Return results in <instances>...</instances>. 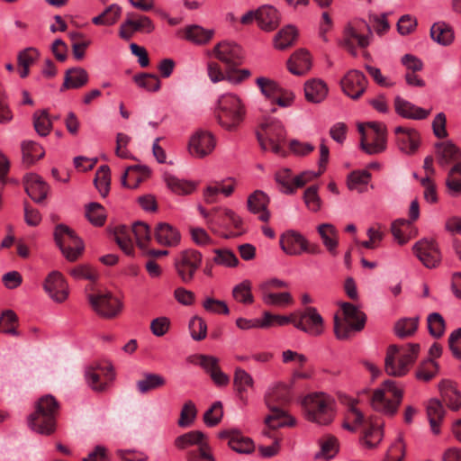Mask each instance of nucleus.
Returning <instances> with one entry per match:
<instances>
[{"label": "nucleus", "mask_w": 461, "mask_h": 461, "mask_svg": "<svg viewBox=\"0 0 461 461\" xmlns=\"http://www.w3.org/2000/svg\"><path fill=\"white\" fill-rule=\"evenodd\" d=\"M413 253L427 268L438 267L442 260V254L434 239H421L412 247Z\"/></svg>", "instance_id": "obj_9"}, {"label": "nucleus", "mask_w": 461, "mask_h": 461, "mask_svg": "<svg viewBox=\"0 0 461 461\" xmlns=\"http://www.w3.org/2000/svg\"><path fill=\"white\" fill-rule=\"evenodd\" d=\"M43 287L49 296L57 303H63L68 296V286L61 273L53 271L46 277Z\"/></svg>", "instance_id": "obj_16"}, {"label": "nucleus", "mask_w": 461, "mask_h": 461, "mask_svg": "<svg viewBox=\"0 0 461 461\" xmlns=\"http://www.w3.org/2000/svg\"><path fill=\"white\" fill-rule=\"evenodd\" d=\"M163 178L167 186L177 194H191L195 188L193 183L179 179L167 172L164 173Z\"/></svg>", "instance_id": "obj_45"}, {"label": "nucleus", "mask_w": 461, "mask_h": 461, "mask_svg": "<svg viewBox=\"0 0 461 461\" xmlns=\"http://www.w3.org/2000/svg\"><path fill=\"white\" fill-rule=\"evenodd\" d=\"M220 438L229 439V447L240 454H250L254 451L255 445L251 438L244 437L238 430H222L218 434Z\"/></svg>", "instance_id": "obj_19"}, {"label": "nucleus", "mask_w": 461, "mask_h": 461, "mask_svg": "<svg viewBox=\"0 0 461 461\" xmlns=\"http://www.w3.org/2000/svg\"><path fill=\"white\" fill-rule=\"evenodd\" d=\"M35 131L41 137L49 135L52 129V122L46 110L36 111L32 116Z\"/></svg>", "instance_id": "obj_51"}, {"label": "nucleus", "mask_w": 461, "mask_h": 461, "mask_svg": "<svg viewBox=\"0 0 461 461\" xmlns=\"http://www.w3.org/2000/svg\"><path fill=\"white\" fill-rule=\"evenodd\" d=\"M428 329L429 332L434 338H440L445 331V321L441 314L432 312L428 316Z\"/></svg>", "instance_id": "obj_62"}, {"label": "nucleus", "mask_w": 461, "mask_h": 461, "mask_svg": "<svg viewBox=\"0 0 461 461\" xmlns=\"http://www.w3.org/2000/svg\"><path fill=\"white\" fill-rule=\"evenodd\" d=\"M279 13L272 5H263L258 9V25L260 29L271 32L279 24Z\"/></svg>", "instance_id": "obj_29"}, {"label": "nucleus", "mask_w": 461, "mask_h": 461, "mask_svg": "<svg viewBox=\"0 0 461 461\" xmlns=\"http://www.w3.org/2000/svg\"><path fill=\"white\" fill-rule=\"evenodd\" d=\"M155 239L160 245L176 247L180 243L181 234L173 225L167 222H159L155 229Z\"/></svg>", "instance_id": "obj_24"}, {"label": "nucleus", "mask_w": 461, "mask_h": 461, "mask_svg": "<svg viewBox=\"0 0 461 461\" xmlns=\"http://www.w3.org/2000/svg\"><path fill=\"white\" fill-rule=\"evenodd\" d=\"M166 384L167 380L162 375L145 372L141 375L140 379L136 382V388L140 393L145 394L164 387Z\"/></svg>", "instance_id": "obj_30"}, {"label": "nucleus", "mask_w": 461, "mask_h": 461, "mask_svg": "<svg viewBox=\"0 0 461 461\" xmlns=\"http://www.w3.org/2000/svg\"><path fill=\"white\" fill-rule=\"evenodd\" d=\"M96 371H100L107 380L113 381L115 375L113 367L110 363H107L104 366L96 365L95 367H91L86 372L88 385L96 392H103L105 390L107 384L100 383V374Z\"/></svg>", "instance_id": "obj_23"}, {"label": "nucleus", "mask_w": 461, "mask_h": 461, "mask_svg": "<svg viewBox=\"0 0 461 461\" xmlns=\"http://www.w3.org/2000/svg\"><path fill=\"white\" fill-rule=\"evenodd\" d=\"M427 416L429 421L430 429L435 435L440 433V425L445 416V410L437 399H431L427 404Z\"/></svg>", "instance_id": "obj_33"}, {"label": "nucleus", "mask_w": 461, "mask_h": 461, "mask_svg": "<svg viewBox=\"0 0 461 461\" xmlns=\"http://www.w3.org/2000/svg\"><path fill=\"white\" fill-rule=\"evenodd\" d=\"M121 14L122 8L118 5L113 4L105 8L102 14L94 17L92 23L95 25L111 26L118 21Z\"/></svg>", "instance_id": "obj_46"}, {"label": "nucleus", "mask_w": 461, "mask_h": 461, "mask_svg": "<svg viewBox=\"0 0 461 461\" xmlns=\"http://www.w3.org/2000/svg\"><path fill=\"white\" fill-rule=\"evenodd\" d=\"M128 25L133 28L135 33L137 32L143 33H151L155 30V25L151 19L146 15H135L134 14H127Z\"/></svg>", "instance_id": "obj_50"}, {"label": "nucleus", "mask_w": 461, "mask_h": 461, "mask_svg": "<svg viewBox=\"0 0 461 461\" xmlns=\"http://www.w3.org/2000/svg\"><path fill=\"white\" fill-rule=\"evenodd\" d=\"M394 110L399 116L410 120L426 119L431 112L430 109L427 110L416 106L412 103L402 98L399 95L394 98Z\"/></svg>", "instance_id": "obj_22"}, {"label": "nucleus", "mask_w": 461, "mask_h": 461, "mask_svg": "<svg viewBox=\"0 0 461 461\" xmlns=\"http://www.w3.org/2000/svg\"><path fill=\"white\" fill-rule=\"evenodd\" d=\"M257 85L262 94L269 100L273 101L277 94L281 91V87L276 82L267 77L257 78Z\"/></svg>", "instance_id": "obj_64"}, {"label": "nucleus", "mask_w": 461, "mask_h": 461, "mask_svg": "<svg viewBox=\"0 0 461 461\" xmlns=\"http://www.w3.org/2000/svg\"><path fill=\"white\" fill-rule=\"evenodd\" d=\"M213 34V30H206L199 25H190L185 30V39L199 45L209 42Z\"/></svg>", "instance_id": "obj_43"}, {"label": "nucleus", "mask_w": 461, "mask_h": 461, "mask_svg": "<svg viewBox=\"0 0 461 461\" xmlns=\"http://www.w3.org/2000/svg\"><path fill=\"white\" fill-rule=\"evenodd\" d=\"M189 330L191 337L197 341H200L206 338L207 335V325L205 321L199 317L194 316L189 321Z\"/></svg>", "instance_id": "obj_63"}, {"label": "nucleus", "mask_w": 461, "mask_h": 461, "mask_svg": "<svg viewBox=\"0 0 461 461\" xmlns=\"http://www.w3.org/2000/svg\"><path fill=\"white\" fill-rule=\"evenodd\" d=\"M216 140L213 134L207 131H197L190 139L188 149L192 156L203 158L215 148Z\"/></svg>", "instance_id": "obj_15"}, {"label": "nucleus", "mask_w": 461, "mask_h": 461, "mask_svg": "<svg viewBox=\"0 0 461 461\" xmlns=\"http://www.w3.org/2000/svg\"><path fill=\"white\" fill-rule=\"evenodd\" d=\"M150 175L147 166H131L127 168L122 176V184L129 188H136L139 184Z\"/></svg>", "instance_id": "obj_31"}, {"label": "nucleus", "mask_w": 461, "mask_h": 461, "mask_svg": "<svg viewBox=\"0 0 461 461\" xmlns=\"http://www.w3.org/2000/svg\"><path fill=\"white\" fill-rule=\"evenodd\" d=\"M401 350L398 352L399 355V369L395 371L391 366V357L388 358L386 363V374L392 376H403L408 372V366L414 363L416 360L419 351L420 344L409 343L407 345L399 346Z\"/></svg>", "instance_id": "obj_13"}, {"label": "nucleus", "mask_w": 461, "mask_h": 461, "mask_svg": "<svg viewBox=\"0 0 461 461\" xmlns=\"http://www.w3.org/2000/svg\"><path fill=\"white\" fill-rule=\"evenodd\" d=\"M298 36L297 29L293 25H287L281 29L274 38L275 48L284 50L291 47Z\"/></svg>", "instance_id": "obj_38"}, {"label": "nucleus", "mask_w": 461, "mask_h": 461, "mask_svg": "<svg viewBox=\"0 0 461 461\" xmlns=\"http://www.w3.org/2000/svg\"><path fill=\"white\" fill-rule=\"evenodd\" d=\"M357 402L355 400L349 402L347 419L357 428L365 421L366 422L367 428L364 429L360 442L366 448H375L384 438L383 423L378 422L376 418L372 416L366 420L363 412L357 407Z\"/></svg>", "instance_id": "obj_5"}, {"label": "nucleus", "mask_w": 461, "mask_h": 461, "mask_svg": "<svg viewBox=\"0 0 461 461\" xmlns=\"http://www.w3.org/2000/svg\"><path fill=\"white\" fill-rule=\"evenodd\" d=\"M304 95L308 102L318 104L328 95V87L322 80L313 79L305 83Z\"/></svg>", "instance_id": "obj_34"}, {"label": "nucleus", "mask_w": 461, "mask_h": 461, "mask_svg": "<svg viewBox=\"0 0 461 461\" xmlns=\"http://www.w3.org/2000/svg\"><path fill=\"white\" fill-rule=\"evenodd\" d=\"M340 308L343 312L344 319L347 321H354V328L363 330L366 322V315L360 311L358 307L350 303H342Z\"/></svg>", "instance_id": "obj_35"}, {"label": "nucleus", "mask_w": 461, "mask_h": 461, "mask_svg": "<svg viewBox=\"0 0 461 461\" xmlns=\"http://www.w3.org/2000/svg\"><path fill=\"white\" fill-rule=\"evenodd\" d=\"M59 402L51 394L41 396L35 402V411L27 418L29 428L41 435L50 436L56 430Z\"/></svg>", "instance_id": "obj_1"}, {"label": "nucleus", "mask_w": 461, "mask_h": 461, "mask_svg": "<svg viewBox=\"0 0 461 461\" xmlns=\"http://www.w3.org/2000/svg\"><path fill=\"white\" fill-rule=\"evenodd\" d=\"M358 131L361 133L360 147L361 149L369 155L378 154L385 150L386 149V138L385 135H375L374 140L371 143L366 142L365 129L362 124L358 125Z\"/></svg>", "instance_id": "obj_37"}, {"label": "nucleus", "mask_w": 461, "mask_h": 461, "mask_svg": "<svg viewBox=\"0 0 461 461\" xmlns=\"http://www.w3.org/2000/svg\"><path fill=\"white\" fill-rule=\"evenodd\" d=\"M438 365L432 359H428L420 364L416 371V377L419 380L429 382L438 373Z\"/></svg>", "instance_id": "obj_61"}, {"label": "nucleus", "mask_w": 461, "mask_h": 461, "mask_svg": "<svg viewBox=\"0 0 461 461\" xmlns=\"http://www.w3.org/2000/svg\"><path fill=\"white\" fill-rule=\"evenodd\" d=\"M88 80L89 76L85 68L80 67L69 68L65 73L60 91L81 88L88 83Z\"/></svg>", "instance_id": "obj_27"}, {"label": "nucleus", "mask_w": 461, "mask_h": 461, "mask_svg": "<svg viewBox=\"0 0 461 461\" xmlns=\"http://www.w3.org/2000/svg\"><path fill=\"white\" fill-rule=\"evenodd\" d=\"M18 316L13 310H5L0 315V332L19 336Z\"/></svg>", "instance_id": "obj_48"}, {"label": "nucleus", "mask_w": 461, "mask_h": 461, "mask_svg": "<svg viewBox=\"0 0 461 461\" xmlns=\"http://www.w3.org/2000/svg\"><path fill=\"white\" fill-rule=\"evenodd\" d=\"M132 230L125 225L118 226L114 230L115 241L120 249L128 256L134 253V246L131 240Z\"/></svg>", "instance_id": "obj_39"}, {"label": "nucleus", "mask_w": 461, "mask_h": 461, "mask_svg": "<svg viewBox=\"0 0 461 461\" xmlns=\"http://www.w3.org/2000/svg\"><path fill=\"white\" fill-rule=\"evenodd\" d=\"M311 66L310 54L304 49H301L294 52L287 60L288 70L296 76L305 74L311 68Z\"/></svg>", "instance_id": "obj_28"}, {"label": "nucleus", "mask_w": 461, "mask_h": 461, "mask_svg": "<svg viewBox=\"0 0 461 461\" xmlns=\"http://www.w3.org/2000/svg\"><path fill=\"white\" fill-rule=\"evenodd\" d=\"M87 299L93 310L103 318L113 319L122 310V303L111 293L88 294Z\"/></svg>", "instance_id": "obj_10"}, {"label": "nucleus", "mask_w": 461, "mask_h": 461, "mask_svg": "<svg viewBox=\"0 0 461 461\" xmlns=\"http://www.w3.org/2000/svg\"><path fill=\"white\" fill-rule=\"evenodd\" d=\"M54 240L63 256L74 262L83 254L85 246L83 240L75 231L65 224H59L54 230Z\"/></svg>", "instance_id": "obj_8"}, {"label": "nucleus", "mask_w": 461, "mask_h": 461, "mask_svg": "<svg viewBox=\"0 0 461 461\" xmlns=\"http://www.w3.org/2000/svg\"><path fill=\"white\" fill-rule=\"evenodd\" d=\"M432 40L441 45H448L454 40L452 28L444 22L435 23L430 29Z\"/></svg>", "instance_id": "obj_40"}, {"label": "nucleus", "mask_w": 461, "mask_h": 461, "mask_svg": "<svg viewBox=\"0 0 461 461\" xmlns=\"http://www.w3.org/2000/svg\"><path fill=\"white\" fill-rule=\"evenodd\" d=\"M361 330L354 328V321H347L340 320L339 317H334V333L338 339L348 340L351 339L355 333L360 332Z\"/></svg>", "instance_id": "obj_54"}, {"label": "nucleus", "mask_w": 461, "mask_h": 461, "mask_svg": "<svg viewBox=\"0 0 461 461\" xmlns=\"http://www.w3.org/2000/svg\"><path fill=\"white\" fill-rule=\"evenodd\" d=\"M86 216L95 226H103L106 220L105 210L98 203H90L86 205Z\"/></svg>", "instance_id": "obj_57"}, {"label": "nucleus", "mask_w": 461, "mask_h": 461, "mask_svg": "<svg viewBox=\"0 0 461 461\" xmlns=\"http://www.w3.org/2000/svg\"><path fill=\"white\" fill-rule=\"evenodd\" d=\"M394 133L397 135L396 142L401 151L406 154L416 151L420 143V134L415 129L397 126Z\"/></svg>", "instance_id": "obj_20"}, {"label": "nucleus", "mask_w": 461, "mask_h": 461, "mask_svg": "<svg viewBox=\"0 0 461 461\" xmlns=\"http://www.w3.org/2000/svg\"><path fill=\"white\" fill-rule=\"evenodd\" d=\"M403 390L393 380H386L383 387L374 391L371 397L372 407L387 416H393L397 413L398 408L402 401Z\"/></svg>", "instance_id": "obj_4"}, {"label": "nucleus", "mask_w": 461, "mask_h": 461, "mask_svg": "<svg viewBox=\"0 0 461 461\" xmlns=\"http://www.w3.org/2000/svg\"><path fill=\"white\" fill-rule=\"evenodd\" d=\"M257 139L263 150H271L276 155H283V143L286 140V131L280 121L267 119L260 124Z\"/></svg>", "instance_id": "obj_6"}, {"label": "nucleus", "mask_w": 461, "mask_h": 461, "mask_svg": "<svg viewBox=\"0 0 461 461\" xmlns=\"http://www.w3.org/2000/svg\"><path fill=\"white\" fill-rule=\"evenodd\" d=\"M302 405L305 419L311 422L328 425L334 419V401L323 393L308 394L303 398Z\"/></svg>", "instance_id": "obj_2"}, {"label": "nucleus", "mask_w": 461, "mask_h": 461, "mask_svg": "<svg viewBox=\"0 0 461 461\" xmlns=\"http://www.w3.org/2000/svg\"><path fill=\"white\" fill-rule=\"evenodd\" d=\"M23 185L25 192L35 203H40L46 199L49 186L39 175L26 174L23 177Z\"/></svg>", "instance_id": "obj_18"}, {"label": "nucleus", "mask_w": 461, "mask_h": 461, "mask_svg": "<svg viewBox=\"0 0 461 461\" xmlns=\"http://www.w3.org/2000/svg\"><path fill=\"white\" fill-rule=\"evenodd\" d=\"M418 325L419 317L403 318L395 323L394 331L401 339L408 338L416 332Z\"/></svg>", "instance_id": "obj_52"}, {"label": "nucleus", "mask_w": 461, "mask_h": 461, "mask_svg": "<svg viewBox=\"0 0 461 461\" xmlns=\"http://www.w3.org/2000/svg\"><path fill=\"white\" fill-rule=\"evenodd\" d=\"M75 280H89L95 282L98 278V273L89 264L77 265L68 271Z\"/></svg>", "instance_id": "obj_58"}, {"label": "nucleus", "mask_w": 461, "mask_h": 461, "mask_svg": "<svg viewBox=\"0 0 461 461\" xmlns=\"http://www.w3.org/2000/svg\"><path fill=\"white\" fill-rule=\"evenodd\" d=\"M203 255L194 249H186L179 251L174 258V269L183 284H191L195 277L196 272L201 267Z\"/></svg>", "instance_id": "obj_7"}, {"label": "nucleus", "mask_w": 461, "mask_h": 461, "mask_svg": "<svg viewBox=\"0 0 461 461\" xmlns=\"http://www.w3.org/2000/svg\"><path fill=\"white\" fill-rule=\"evenodd\" d=\"M343 92L352 99H358L366 91L367 79L359 70H349L340 81Z\"/></svg>", "instance_id": "obj_14"}, {"label": "nucleus", "mask_w": 461, "mask_h": 461, "mask_svg": "<svg viewBox=\"0 0 461 461\" xmlns=\"http://www.w3.org/2000/svg\"><path fill=\"white\" fill-rule=\"evenodd\" d=\"M94 184L103 197L107 196L111 185V171L107 165L99 167L95 173Z\"/></svg>", "instance_id": "obj_49"}, {"label": "nucleus", "mask_w": 461, "mask_h": 461, "mask_svg": "<svg viewBox=\"0 0 461 461\" xmlns=\"http://www.w3.org/2000/svg\"><path fill=\"white\" fill-rule=\"evenodd\" d=\"M245 113V107L236 95L224 94L220 96L215 117L223 129L230 131L236 130L243 122Z\"/></svg>", "instance_id": "obj_3"}, {"label": "nucleus", "mask_w": 461, "mask_h": 461, "mask_svg": "<svg viewBox=\"0 0 461 461\" xmlns=\"http://www.w3.org/2000/svg\"><path fill=\"white\" fill-rule=\"evenodd\" d=\"M248 209L250 212L257 214L259 213L258 219L264 222L268 221L270 212L267 211L269 203L268 196L260 190L255 191L248 198Z\"/></svg>", "instance_id": "obj_25"}, {"label": "nucleus", "mask_w": 461, "mask_h": 461, "mask_svg": "<svg viewBox=\"0 0 461 461\" xmlns=\"http://www.w3.org/2000/svg\"><path fill=\"white\" fill-rule=\"evenodd\" d=\"M233 385L240 398L244 400V393H246L249 388H253L254 380L246 370L237 367L234 371Z\"/></svg>", "instance_id": "obj_42"}, {"label": "nucleus", "mask_w": 461, "mask_h": 461, "mask_svg": "<svg viewBox=\"0 0 461 461\" xmlns=\"http://www.w3.org/2000/svg\"><path fill=\"white\" fill-rule=\"evenodd\" d=\"M225 219L230 220L233 226L240 229L242 220L232 210L228 208L215 207L212 210V216L207 221L208 227L212 232H217L218 228L225 225Z\"/></svg>", "instance_id": "obj_21"}, {"label": "nucleus", "mask_w": 461, "mask_h": 461, "mask_svg": "<svg viewBox=\"0 0 461 461\" xmlns=\"http://www.w3.org/2000/svg\"><path fill=\"white\" fill-rule=\"evenodd\" d=\"M439 390L443 401L453 411L461 408V393L457 390L455 383L446 380L439 384Z\"/></svg>", "instance_id": "obj_32"}, {"label": "nucleus", "mask_w": 461, "mask_h": 461, "mask_svg": "<svg viewBox=\"0 0 461 461\" xmlns=\"http://www.w3.org/2000/svg\"><path fill=\"white\" fill-rule=\"evenodd\" d=\"M437 161L442 167L461 159V150L452 142H438L435 144Z\"/></svg>", "instance_id": "obj_26"}, {"label": "nucleus", "mask_w": 461, "mask_h": 461, "mask_svg": "<svg viewBox=\"0 0 461 461\" xmlns=\"http://www.w3.org/2000/svg\"><path fill=\"white\" fill-rule=\"evenodd\" d=\"M205 438L206 436L202 431L192 430L178 436L175 439V446L179 449H185L190 446H199Z\"/></svg>", "instance_id": "obj_53"}, {"label": "nucleus", "mask_w": 461, "mask_h": 461, "mask_svg": "<svg viewBox=\"0 0 461 461\" xmlns=\"http://www.w3.org/2000/svg\"><path fill=\"white\" fill-rule=\"evenodd\" d=\"M223 417V407L220 401L212 403L203 414V421L208 427L218 425Z\"/></svg>", "instance_id": "obj_60"}, {"label": "nucleus", "mask_w": 461, "mask_h": 461, "mask_svg": "<svg viewBox=\"0 0 461 461\" xmlns=\"http://www.w3.org/2000/svg\"><path fill=\"white\" fill-rule=\"evenodd\" d=\"M305 242L306 238L294 230H286L279 239L281 249L288 256L302 255Z\"/></svg>", "instance_id": "obj_17"}, {"label": "nucleus", "mask_w": 461, "mask_h": 461, "mask_svg": "<svg viewBox=\"0 0 461 461\" xmlns=\"http://www.w3.org/2000/svg\"><path fill=\"white\" fill-rule=\"evenodd\" d=\"M251 288V282L244 280L233 287L232 296L238 303L252 304L254 303V296Z\"/></svg>", "instance_id": "obj_56"}, {"label": "nucleus", "mask_w": 461, "mask_h": 461, "mask_svg": "<svg viewBox=\"0 0 461 461\" xmlns=\"http://www.w3.org/2000/svg\"><path fill=\"white\" fill-rule=\"evenodd\" d=\"M294 321V314L289 316L272 314L269 312H265L262 317L263 325L261 329H267L272 326H285Z\"/></svg>", "instance_id": "obj_59"}, {"label": "nucleus", "mask_w": 461, "mask_h": 461, "mask_svg": "<svg viewBox=\"0 0 461 461\" xmlns=\"http://www.w3.org/2000/svg\"><path fill=\"white\" fill-rule=\"evenodd\" d=\"M292 399L291 387L284 383L274 384L268 392L266 400L280 404L286 403Z\"/></svg>", "instance_id": "obj_47"}, {"label": "nucleus", "mask_w": 461, "mask_h": 461, "mask_svg": "<svg viewBox=\"0 0 461 461\" xmlns=\"http://www.w3.org/2000/svg\"><path fill=\"white\" fill-rule=\"evenodd\" d=\"M318 232L324 246L332 256L337 255L338 239L337 230L333 225L323 223L318 226Z\"/></svg>", "instance_id": "obj_41"}, {"label": "nucleus", "mask_w": 461, "mask_h": 461, "mask_svg": "<svg viewBox=\"0 0 461 461\" xmlns=\"http://www.w3.org/2000/svg\"><path fill=\"white\" fill-rule=\"evenodd\" d=\"M136 85L149 92H157L159 90L161 82L155 74L140 73L133 77Z\"/></svg>", "instance_id": "obj_55"}, {"label": "nucleus", "mask_w": 461, "mask_h": 461, "mask_svg": "<svg viewBox=\"0 0 461 461\" xmlns=\"http://www.w3.org/2000/svg\"><path fill=\"white\" fill-rule=\"evenodd\" d=\"M212 53L217 59L231 69L243 63V50L233 41H223L219 42L214 46Z\"/></svg>", "instance_id": "obj_12"}, {"label": "nucleus", "mask_w": 461, "mask_h": 461, "mask_svg": "<svg viewBox=\"0 0 461 461\" xmlns=\"http://www.w3.org/2000/svg\"><path fill=\"white\" fill-rule=\"evenodd\" d=\"M294 326L309 334L317 337L323 332V319L314 307H307L299 316L294 314Z\"/></svg>", "instance_id": "obj_11"}, {"label": "nucleus", "mask_w": 461, "mask_h": 461, "mask_svg": "<svg viewBox=\"0 0 461 461\" xmlns=\"http://www.w3.org/2000/svg\"><path fill=\"white\" fill-rule=\"evenodd\" d=\"M266 402L271 413L266 417L265 423L268 426L270 429H276L285 425L292 426L294 424V421L286 423V421L285 420V412L282 408L272 405V402H269V400H266Z\"/></svg>", "instance_id": "obj_44"}, {"label": "nucleus", "mask_w": 461, "mask_h": 461, "mask_svg": "<svg viewBox=\"0 0 461 461\" xmlns=\"http://www.w3.org/2000/svg\"><path fill=\"white\" fill-rule=\"evenodd\" d=\"M23 162L27 166L34 164L45 155L42 147L33 140H24L21 144Z\"/></svg>", "instance_id": "obj_36"}]
</instances>
